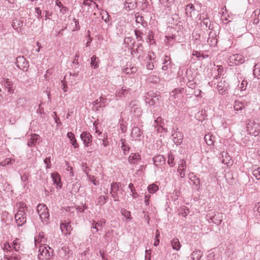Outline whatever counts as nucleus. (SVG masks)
<instances>
[{
	"mask_svg": "<svg viewBox=\"0 0 260 260\" xmlns=\"http://www.w3.org/2000/svg\"><path fill=\"white\" fill-rule=\"evenodd\" d=\"M170 63H171V59H170V57L166 55L165 56L164 61V64H165V65H164V66L162 67L161 69L163 71L167 70L168 69V65L170 64Z\"/></svg>",
	"mask_w": 260,
	"mask_h": 260,
	"instance_id": "obj_34",
	"label": "nucleus"
},
{
	"mask_svg": "<svg viewBox=\"0 0 260 260\" xmlns=\"http://www.w3.org/2000/svg\"><path fill=\"white\" fill-rule=\"evenodd\" d=\"M46 242V240L44 237V235L42 233H40L39 235L36 236L35 238V244L36 247L45 245V243Z\"/></svg>",
	"mask_w": 260,
	"mask_h": 260,
	"instance_id": "obj_14",
	"label": "nucleus"
},
{
	"mask_svg": "<svg viewBox=\"0 0 260 260\" xmlns=\"http://www.w3.org/2000/svg\"><path fill=\"white\" fill-rule=\"evenodd\" d=\"M91 229L95 230L96 232H99V229H98V224L96 222H95L94 220H92L91 221Z\"/></svg>",
	"mask_w": 260,
	"mask_h": 260,
	"instance_id": "obj_55",
	"label": "nucleus"
},
{
	"mask_svg": "<svg viewBox=\"0 0 260 260\" xmlns=\"http://www.w3.org/2000/svg\"><path fill=\"white\" fill-rule=\"evenodd\" d=\"M188 177L189 180L193 183V184L196 186H198L200 184V179L196 176L193 173H190L188 174Z\"/></svg>",
	"mask_w": 260,
	"mask_h": 260,
	"instance_id": "obj_27",
	"label": "nucleus"
},
{
	"mask_svg": "<svg viewBox=\"0 0 260 260\" xmlns=\"http://www.w3.org/2000/svg\"><path fill=\"white\" fill-rule=\"evenodd\" d=\"M67 137L70 139V143L73 145L74 148L78 147V144L77 143L74 134L72 132H69L67 134Z\"/></svg>",
	"mask_w": 260,
	"mask_h": 260,
	"instance_id": "obj_25",
	"label": "nucleus"
},
{
	"mask_svg": "<svg viewBox=\"0 0 260 260\" xmlns=\"http://www.w3.org/2000/svg\"><path fill=\"white\" fill-rule=\"evenodd\" d=\"M154 67V66L152 62H149L146 65L147 69L150 70H152Z\"/></svg>",
	"mask_w": 260,
	"mask_h": 260,
	"instance_id": "obj_62",
	"label": "nucleus"
},
{
	"mask_svg": "<svg viewBox=\"0 0 260 260\" xmlns=\"http://www.w3.org/2000/svg\"><path fill=\"white\" fill-rule=\"evenodd\" d=\"M150 195H149V194H145V205L148 206L149 205V199L150 198Z\"/></svg>",
	"mask_w": 260,
	"mask_h": 260,
	"instance_id": "obj_59",
	"label": "nucleus"
},
{
	"mask_svg": "<svg viewBox=\"0 0 260 260\" xmlns=\"http://www.w3.org/2000/svg\"><path fill=\"white\" fill-rule=\"evenodd\" d=\"M60 228L62 232H63L64 231H70L71 229V226L70 225L69 223H61L60 224Z\"/></svg>",
	"mask_w": 260,
	"mask_h": 260,
	"instance_id": "obj_41",
	"label": "nucleus"
},
{
	"mask_svg": "<svg viewBox=\"0 0 260 260\" xmlns=\"http://www.w3.org/2000/svg\"><path fill=\"white\" fill-rule=\"evenodd\" d=\"M53 250L46 245H40L39 247L38 258L40 260H48L51 258Z\"/></svg>",
	"mask_w": 260,
	"mask_h": 260,
	"instance_id": "obj_2",
	"label": "nucleus"
},
{
	"mask_svg": "<svg viewBox=\"0 0 260 260\" xmlns=\"http://www.w3.org/2000/svg\"><path fill=\"white\" fill-rule=\"evenodd\" d=\"M182 92V89H175L171 92V96L174 98V99H176L177 98V95L178 94H180Z\"/></svg>",
	"mask_w": 260,
	"mask_h": 260,
	"instance_id": "obj_48",
	"label": "nucleus"
},
{
	"mask_svg": "<svg viewBox=\"0 0 260 260\" xmlns=\"http://www.w3.org/2000/svg\"><path fill=\"white\" fill-rule=\"evenodd\" d=\"M121 213L122 215L124 217H125L126 219H132V217H131V212L129 211H127L125 209H122L121 210Z\"/></svg>",
	"mask_w": 260,
	"mask_h": 260,
	"instance_id": "obj_42",
	"label": "nucleus"
},
{
	"mask_svg": "<svg viewBox=\"0 0 260 260\" xmlns=\"http://www.w3.org/2000/svg\"><path fill=\"white\" fill-rule=\"evenodd\" d=\"M158 98L156 97H154V98H147V100L146 101L147 103L149 104V106H153L155 104L157 101H158Z\"/></svg>",
	"mask_w": 260,
	"mask_h": 260,
	"instance_id": "obj_47",
	"label": "nucleus"
},
{
	"mask_svg": "<svg viewBox=\"0 0 260 260\" xmlns=\"http://www.w3.org/2000/svg\"><path fill=\"white\" fill-rule=\"evenodd\" d=\"M178 166L177 171L179 173L180 177L184 178L185 176L186 162L183 160H181L179 162Z\"/></svg>",
	"mask_w": 260,
	"mask_h": 260,
	"instance_id": "obj_13",
	"label": "nucleus"
},
{
	"mask_svg": "<svg viewBox=\"0 0 260 260\" xmlns=\"http://www.w3.org/2000/svg\"><path fill=\"white\" fill-rule=\"evenodd\" d=\"M253 74L258 79H260V63H257L254 66Z\"/></svg>",
	"mask_w": 260,
	"mask_h": 260,
	"instance_id": "obj_37",
	"label": "nucleus"
},
{
	"mask_svg": "<svg viewBox=\"0 0 260 260\" xmlns=\"http://www.w3.org/2000/svg\"><path fill=\"white\" fill-rule=\"evenodd\" d=\"M12 26L17 32H21L23 26V22L19 19H15L13 21Z\"/></svg>",
	"mask_w": 260,
	"mask_h": 260,
	"instance_id": "obj_16",
	"label": "nucleus"
},
{
	"mask_svg": "<svg viewBox=\"0 0 260 260\" xmlns=\"http://www.w3.org/2000/svg\"><path fill=\"white\" fill-rule=\"evenodd\" d=\"M247 84L248 83L247 81L243 80L239 86L240 90L241 91L245 90L246 89V87L247 86Z\"/></svg>",
	"mask_w": 260,
	"mask_h": 260,
	"instance_id": "obj_52",
	"label": "nucleus"
},
{
	"mask_svg": "<svg viewBox=\"0 0 260 260\" xmlns=\"http://www.w3.org/2000/svg\"><path fill=\"white\" fill-rule=\"evenodd\" d=\"M154 164L155 166H161L165 164L166 160L165 157L161 155H158L153 157Z\"/></svg>",
	"mask_w": 260,
	"mask_h": 260,
	"instance_id": "obj_19",
	"label": "nucleus"
},
{
	"mask_svg": "<svg viewBox=\"0 0 260 260\" xmlns=\"http://www.w3.org/2000/svg\"><path fill=\"white\" fill-rule=\"evenodd\" d=\"M15 162V159L10 158H6L5 159L0 160V166L5 167L7 165L12 164Z\"/></svg>",
	"mask_w": 260,
	"mask_h": 260,
	"instance_id": "obj_30",
	"label": "nucleus"
},
{
	"mask_svg": "<svg viewBox=\"0 0 260 260\" xmlns=\"http://www.w3.org/2000/svg\"><path fill=\"white\" fill-rule=\"evenodd\" d=\"M101 15L102 16V19L105 22H108L109 21V15L106 11L102 10V11L101 12Z\"/></svg>",
	"mask_w": 260,
	"mask_h": 260,
	"instance_id": "obj_40",
	"label": "nucleus"
},
{
	"mask_svg": "<svg viewBox=\"0 0 260 260\" xmlns=\"http://www.w3.org/2000/svg\"><path fill=\"white\" fill-rule=\"evenodd\" d=\"M136 22L138 24L141 25L144 27H145V25L146 24V23L144 22V19L143 17L141 16H136Z\"/></svg>",
	"mask_w": 260,
	"mask_h": 260,
	"instance_id": "obj_43",
	"label": "nucleus"
},
{
	"mask_svg": "<svg viewBox=\"0 0 260 260\" xmlns=\"http://www.w3.org/2000/svg\"><path fill=\"white\" fill-rule=\"evenodd\" d=\"M204 139L206 144L209 146L214 144L215 141V137L210 133L206 134L205 136Z\"/></svg>",
	"mask_w": 260,
	"mask_h": 260,
	"instance_id": "obj_23",
	"label": "nucleus"
},
{
	"mask_svg": "<svg viewBox=\"0 0 260 260\" xmlns=\"http://www.w3.org/2000/svg\"><path fill=\"white\" fill-rule=\"evenodd\" d=\"M174 157L173 155H172V154H169L168 155V163L171 167H173L175 164L174 163Z\"/></svg>",
	"mask_w": 260,
	"mask_h": 260,
	"instance_id": "obj_49",
	"label": "nucleus"
},
{
	"mask_svg": "<svg viewBox=\"0 0 260 260\" xmlns=\"http://www.w3.org/2000/svg\"><path fill=\"white\" fill-rule=\"evenodd\" d=\"M74 187L71 189V192L73 193H76L79 191L80 188V184L76 182L73 184Z\"/></svg>",
	"mask_w": 260,
	"mask_h": 260,
	"instance_id": "obj_50",
	"label": "nucleus"
},
{
	"mask_svg": "<svg viewBox=\"0 0 260 260\" xmlns=\"http://www.w3.org/2000/svg\"><path fill=\"white\" fill-rule=\"evenodd\" d=\"M127 91V89L122 87L121 89L117 90L116 93V96L121 98L124 95V92Z\"/></svg>",
	"mask_w": 260,
	"mask_h": 260,
	"instance_id": "obj_45",
	"label": "nucleus"
},
{
	"mask_svg": "<svg viewBox=\"0 0 260 260\" xmlns=\"http://www.w3.org/2000/svg\"><path fill=\"white\" fill-rule=\"evenodd\" d=\"M88 180L91 182L94 185H98L99 184V181H96L95 177L93 176L89 175Z\"/></svg>",
	"mask_w": 260,
	"mask_h": 260,
	"instance_id": "obj_51",
	"label": "nucleus"
},
{
	"mask_svg": "<svg viewBox=\"0 0 260 260\" xmlns=\"http://www.w3.org/2000/svg\"><path fill=\"white\" fill-rule=\"evenodd\" d=\"M16 63L17 66L23 71H27L29 67L28 63L26 61L25 58L23 57L19 56L17 57Z\"/></svg>",
	"mask_w": 260,
	"mask_h": 260,
	"instance_id": "obj_7",
	"label": "nucleus"
},
{
	"mask_svg": "<svg viewBox=\"0 0 260 260\" xmlns=\"http://www.w3.org/2000/svg\"><path fill=\"white\" fill-rule=\"evenodd\" d=\"M119 189V185L117 183H114L111 184V193L112 194V197L114 199V201H118V199L117 198L116 192Z\"/></svg>",
	"mask_w": 260,
	"mask_h": 260,
	"instance_id": "obj_21",
	"label": "nucleus"
},
{
	"mask_svg": "<svg viewBox=\"0 0 260 260\" xmlns=\"http://www.w3.org/2000/svg\"><path fill=\"white\" fill-rule=\"evenodd\" d=\"M124 6L128 11L134 9L136 7V0H126Z\"/></svg>",
	"mask_w": 260,
	"mask_h": 260,
	"instance_id": "obj_22",
	"label": "nucleus"
},
{
	"mask_svg": "<svg viewBox=\"0 0 260 260\" xmlns=\"http://www.w3.org/2000/svg\"><path fill=\"white\" fill-rule=\"evenodd\" d=\"M121 148L124 154H126L129 151V147L125 144V141L124 139L121 140Z\"/></svg>",
	"mask_w": 260,
	"mask_h": 260,
	"instance_id": "obj_36",
	"label": "nucleus"
},
{
	"mask_svg": "<svg viewBox=\"0 0 260 260\" xmlns=\"http://www.w3.org/2000/svg\"><path fill=\"white\" fill-rule=\"evenodd\" d=\"M39 136L36 134H34L31 136L30 139L27 142V145L29 147L33 146L38 140Z\"/></svg>",
	"mask_w": 260,
	"mask_h": 260,
	"instance_id": "obj_29",
	"label": "nucleus"
},
{
	"mask_svg": "<svg viewBox=\"0 0 260 260\" xmlns=\"http://www.w3.org/2000/svg\"><path fill=\"white\" fill-rule=\"evenodd\" d=\"M157 131L158 132L164 131V132L166 133L167 132V129L166 128H164L161 125H158Z\"/></svg>",
	"mask_w": 260,
	"mask_h": 260,
	"instance_id": "obj_64",
	"label": "nucleus"
},
{
	"mask_svg": "<svg viewBox=\"0 0 260 260\" xmlns=\"http://www.w3.org/2000/svg\"><path fill=\"white\" fill-rule=\"evenodd\" d=\"M142 134L140 129L138 127H135L132 129L131 135L133 139L136 140Z\"/></svg>",
	"mask_w": 260,
	"mask_h": 260,
	"instance_id": "obj_24",
	"label": "nucleus"
},
{
	"mask_svg": "<svg viewBox=\"0 0 260 260\" xmlns=\"http://www.w3.org/2000/svg\"><path fill=\"white\" fill-rule=\"evenodd\" d=\"M37 212L42 222L47 224L49 219V213L47 207L44 204H39L37 208Z\"/></svg>",
	"mask_w": 260,
	"mask_h": 260,
	"instance_id": "obj_3",
	"label": "nucleus"
},
{
	"mask_svg": "<svg viewBox=\"0 0 260 260\" xmlns=\"http://www.w3.org/2000/svg\"><path fill=\"white\" fill-rule=\"evenodd\" d=\"M174 0H160L161 3L165 6H168L170 4L173 3Z\"/></svg>",
	"mask_w": 260,
	"mask_h": 260,
	"instance_id": "obj_54",
	"label": "nucleus"
},
{
	"mask_svg": "<svg viewBox=\"0 0 260 260\" xmlns=\"http://www.w3.org/2000/svg\"><path fill=\"white\" fill-rule=\"evenodd\" d=\"M141 159V156L138 153H132L129 156L128 161L132 165H136Z\"/></svg>",
	"mask_w": 260,
	"mask_h": 260,
	"instance_id": "obj_8",
	"label": "nucleus"
},
{
	"mask_svg": "<svg viewBox=\"0 0 260 260\" xmlns=\"http://www.w3.org/2000/svg\"><path fill=\"white\" fill-rule=\"evenodd\" d=\"M69 248L67 247L64 246V247H62L61 249L59 250V254L60 255H63L62 252H63V253H64L63 255L65 256L66 254V253L67 252H69Z\"/></svg>",
	"mask_w": 260,
	"mask_h": 260,
	"instance_id": "obj_53",
	"label": "nucleus"
},
{
	"mask_svg": "<svg viewBox=\"0 0 260 260\" xmlns=\"http://www.w3.org/2000/svg\"><path fill=\"white\" fill-rule=\"evenodd\" d=\"M255 217L260 220V202L256 203L253 208Z\"/></svg>",
	"mask_w": 260,
	"mask_h": 260,
	"instance_id": "obj_31",
	"label": "nucleus"
},
{
	"mask_svg": "<svg viewBox=\"0 0 260 260\" xmlns=\"http://www.w3.org/2000/svg\"><path fill=\"white\" fill-rule=\"evenodd\" d=\"M173 140L175 144L177 145L182 143L183 141V135L179 132H175L173 134Z\"/></svg>",
	"mask_w": 260,
	"mask_h": 260,
	"instance_id": "obj_11",
	"label": "nucleus"
},
{
	"mask_svg": "<svg viewBox=\"0 0 260 260\" xmlns=\"http://www.w3.org/2000/svg\"><path fill=\"white\" fill-rule=\"evenodd\" d=\"M131 112L133 113L136 116H139L141 114V110L139 105L136 102H132L130 104Z\"/></svg>",
	"mask_w": 260,
	"mask_h": 260,
	"instance_id": "obj_9",
	"label": "nucleus"
},
{
	"mask_svg": "<svg viewBox=\"0 0 260 260\" xmlns=\"http://www.w3.org/2000/svg\"><path fill=\"white\" fill-rule=\"evenodd\" d=\"M194 10V6L192 4H188L185 9L186 14L190 17H192V12Z\"/></svg>",
	"mask_w": 260,
	"mask_h": 260,
	"instance_id": "obj_32",
	"label": "nucleus"
},
{
	"mask_svg": "<svg viewBox=\"0 0 260 260\" xmlns=\"http://www.w3.org/2000/svg\"><path fill=\"white\" fill-rule=\"evenodd\" d=\"M247 130L249 134L257 136L260 132V124L255 120H249L247 123Z\"/></svg>",
	"mask_w": 260,
	"mask_h": 260,
	"instance_id": "obj_4",
	"label": "nucleus"
},
{
	"mask_svg": "<svg viewBox=\"0 0 260 260\" xmlns=\"http://www.w3.org/2000/svg\"><path fill=\"white\" fill-rule=\"evenodd\" d=\"M244 61V58L241 54H236L230 56L228 62L229 66L232 67L243 63Z\"/></svg>",
	"mask_w": 260,
	"mask_h": 260,
	"instance_id": "obj_5",
	"label": "nucleus"
},
{
	"mask_svg": "<svg viewBox=\"0 0 260 260\" xmlns=\"http://www.w3.org/2000/svg\"><path fill=\"white\" fill-rule=\"evenodd\" d=\"M107 198L105 196H101L99 198V202L102 204L105 203L107 201Z\"/></svg>",
	"mask_w": 260,
	"mask_h": 260,
	"instance_id": "obj_58",
	"label": "nucleus"
},
{
	"mask_svg": "<svg viewBox=\"0 0 260 260\" xmlns=\"http://www.w3.org/2000/svg\"><path fill=\"white\" fill-rule=\"evenodd\" d=\"M207 42L209 45L211 47H214L216 46L217 43V39H216V35L214 32H210Z\"/></svg>",
	"mask_w": 260,
	"mask_h": 260,
	"instance_id": "obj_17",
	"label": "nucleus"
},
{
	"mask_svg": "<svg viewBox=\"0 0 260 260\" xmlns=\"http://www.w3.org/2000/svg\"><path fill=\"white\" fill-rule=\"evenodd\" d=\"M253 175L255 176L256 179H260V172L258 170H255L253 172Z\"/></svg>",
	"mask_w": 260,
	"mask_h": 260,
	"instance_id": "obj_57",
	"label": "nucleus"
},
{
	"mask_svg": "<svg viewBox=\"0 0 260 260\" xmlns=\"http://www.w3.org/2000/svg\"><path fill=\"white\" fill-rule=\"evenodd\" d=\"M59 11L63 14H64L67 12L68 9L67 7L63 6V7H62V8H59Z\"/></svg>",
	"mask_w": 260,
	"mask_h": 260,
	"instance_id": "obj_63",
	"label": "nucleus"
},
{
	"mask_svg": "<svg viewBox=\"0 0 260 260\" xmlns=\"http://www.w3.org/2000/svg\"><path fill=\"white\" fill-rule=\"evenodd\" d=\"M174 195L172 197V198L174 201L177 200L178 199L179 197V192L177 191L176 190H174V192L173 193Z\"/></svg>",
	"mask_w": 260,
	"mask_h": 260,
	"instance_id": "obj_60",
	"label": "nucleus"
},
{
	"mask_svg": "<svg viewBox=\"0 0 260 260\" xmlns=\"http://www.w3.org/2000/svg\"><path fill=\"white\" fill-rule=\"evenodd\" d=\"M51 178L54 184H56L60 188L62 187V183L59 175L57 173H52L51 174Z\"/></svg>",
	"mask_w": 260,
	"mask_h": 260,
	"instance_id": "obj_20",
	"label": "nucleus"
},
{
	"mask_svg": "<svg viewBox=\"0 0 260 260\" xmlns=\"http://www.w3.org/2000/svg\"><path fill=\"white\" fill-rule=\"evenodd\" d=\"M203 252L201 250H194L191 255V257L192 260H200L203 256Z\"/></svg>",
	"mask_w": 260,
	"mask_h": 260,
	"instance_id": "obj_28",
	"label": "nucleus"
},
{
	"mask_svg": "<svg viewBox=\"0 0 260 260\" xmlns=\"http://www.w3.org/2000/svg\"><path fill=\"white\" fill-rule=\"evenodd\" d=\"M26 207L25 203L20 202L19 204V210L15 214V218L18 226H22L26 221L25 211Z\"/></svg>",
	"mask_w": 260,
	"mask_h": 260,
	"instance_id": "obj_1",
	"label": "nucleus"
},
{
	"mask_svg": "<svg viewBox=\"0 0 260 260\" xmlns=\"http://www.w3.org/2000/svg\"><path fill=\"white\" fill-rule=\"evenodd\" d=\"M137 69L136 67L133 66L130 68L126 67L123 69V72L126 74H132L136 73Z\"/></svg>",
	"mask_w": 260,
	"mask_h": 260,
	"instance_id": "obj_33",
	"label": "nucleus"
},
{
	"mask_svg": "<svg viewBox=\"0 0 260 260\" xmlns=\"http://www.w3.org/2000/svg\"><path fill=\"white\" fill-rule=\"evenodd\" d=\"M97 222L99 226L103 227L106 223V220L105 219H101L100 220H99L98 222Z\"/></svg>",
	"mask_w": 260,
	"mask_h": 260,
	"instance_id": "obj_61",
	"label": "nucleus"
},
{
	"mask_svg": "<svg viewBox=\"0 0 260 260\" xmlns=\"http://www.w3.org/2000/svg\"><path fill=\"white\" fill-rule=\"evenodd\" d=\"M3 249L5 253H10L12 252L11 250L13 249L12 246H11L9 243H5L3 246Z\"/></svg>",
	"mask_w": 260,
	"mask_h": 260,
	"instance_id": "obj_38",
	"label": "nucleus"
},
{
	"mask_svg": "<svg viewBox=\"0 0 260 260\" xmlns=\"http://www.w3.org/2000/svg\"><path fill=\"white\" fill-rule=\"evenodd\" d=\"M97 57L95 55H93L91 58L90 64L94 69H96L99 67L98 62L96 61Z\"/></svg>",
	"mask_w": 260,
	"mask_h": 260,
	"instance_id": "obj_39",
	"label": "nucleus"
},
{
	"mask_svg": "<svg viewBox=\"0 0 260 260\" xmlns=\"http://www.w3.org/2000/svg\"><path fill=\"white\" fill-rule=\"evenodd\" d=\"M4 258L7 260H21V257L19 253L12 251L10 253H5Z\"/></svg>",
	"mask_w": 260,
	"mask_h": 260,
	"instance_id": "obj_15",
	"label": "nucleus"
},
{
	"mask_svg": "<svg viewBox=\"0 0 260 260\" xmlns=\"http://www.w3.org/2000/svg\"><path fill=\"white\" fill-rule=\"evenodd\" d=\"M207 218L209 222H213L216 225H219L222 220L223 215L220 213H217L214 215L209 214L207 215Z\"/></svg>",
	"mask_w": 260,
	"mask_h": 260,
	"instance_id": "obj_6",
	"label": "nucleus"
},
{
	"mask_svg": "<svg viewBox=\"0 0 260 260\" xmlns=\"http://www.w3.org/2000/svg\"><path fill=\"white\" fill-rule=\"evenodd\" d=\"M128 187L132 192V196L134 198H136L138 196L137 193L135 191V187L133 184L130 183L128 185Z\"/></svg>",
	"mask_w": 260,
	"mask_h": 260,
	"instance_id": "obj_46",
	"label": "nucleus"
},
{
	"mask_svg": "<svg viewBox=\"0 0 260 260\" xmlns=\"http://www.w3.org/2000/svg\"><path fill=\"white\" fill-rule=\"evenodd\" d=\"M61 84H62V89L63 90L64 92H67L68 91V87L66 83V82L65 80H63L61 81Z\"/></svg>",
	"mask_w": 260,
	"mask_h": 260,
	"instance_id": "obj_56",
	"label": "nucleus"
},
{
	"mask_svg": "<svg viewBox=\"0 0 260 260\" xmlns=\"http://www.w3.org/2000/svg\"><path fill=\"white\" fill-rule=\"evenodd\" d=\"M147 189L150 193L153 194L158 190V186L156 184H152L148 186Z\"/></svg>",
	"mask_w": 260,
	"mask_h": 260,
	"instance_id": "obj_35",
	"label": "nucleus"
},
{
	"mask_svg": "<svg viewBox=\"0 0 260 260\" xmlns=\"http://www.w3.org/2000/svg\"><path fill=\"white\" fill-rule=\"evenodd\" d=\"M171 245L174 250L178 251L181 248V244L179 241V239L175 238L171 242Z\"/></svg>",
	"mask_w": 260,
	"mask_h": 260,
	"instance_id": "obj_26",
	"label": "nucleus"
},
{
	"mask_svg": "<svg viewBox=\"0 0 260 260\" xmlns=\"http://www.w3.org/2000/svg\"><path fill=\"white\" fill-rule=\"evenodd\" d=\"M12 248L16 252L20 253L23 251V246L19 239H16L13 242Z\"/></svg>",
	"mask_w": 260,
	"mask_h": 260,
	"instance_id": "obj_10",
	"label": "nucleus"
},
{
	"mask_svg": "<svg viewBox=\"0 0 260 260\" xmlns=\"http://www.w3.org/2000/svg\"><path fill=\"white\" fill-rule=\"evenodd\" d=\"M91 135L89 133L86 132H83L80 136L81 139L83 142V143L86 146H88L89 144L91 142Z\"/></svg>",
	"mask_w": 260,
	"mask_h": 260,
	"instance_id": "obj_18",
	"label": "nucleus"
},
{
	"mask_svg": "<svg viewBox=\"0 0 260 260\" xmlns=\"http://www.w3.org/2000/svg\"><path fill=\"white\" fill-rule=\"evenodd\" d=\"M244 106L242 103L240 102H235V104L234 106V108L235 111H238L241 110L243 108Z\"/></svg>",
	"mask_w": 260,
	"mask_h": 260,
	"instance_id": "obj_44",
	"label": "nucleus"
},
{
	"mask_svg": "<svg viewBox=\"0 0 260 260\" xmlns=\"http://www.w3.org/2000/svg\"><path fill=\"white\" fill-rule=\"evenodd\" d=\"M217 89L220 94H223L228 89L227 83L225 80L220 81L217 85Z\"/></svg>",
	"mask_w": 260,
	"mask_h": 260,
	"instance_id": "obj_12",
	"label": "nucleus"
}]
</instances>
